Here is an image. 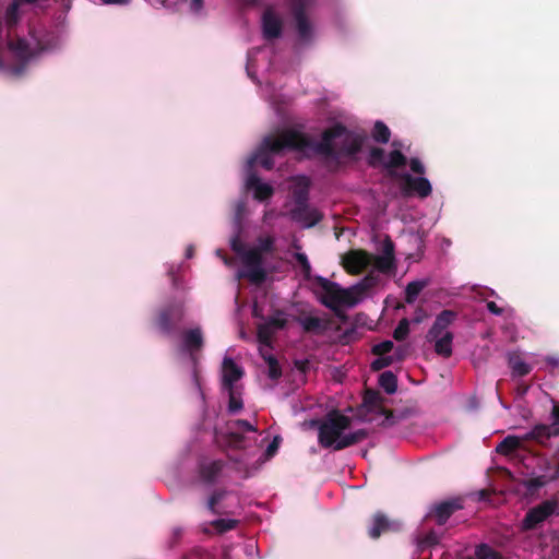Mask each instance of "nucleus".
I'll use <instances>...</instances> for the list:
<instances>
[{
  "instance_id": "obj_1",
  "label": "nucleus",
  "mask_w": 559,
  "mask_h": 559,
  "mask_svg": "<svg viewBox=\"0 0 559 559\" xmlns=\"http://www.w3.org/2000/svg\"><path fill=\"white\" fill-rule=\"evenodd\" d=\"M362 138L346 130L341 124H335L325 130L320 142H311L297 130L288 129L276 136H265L254 154L248 159L247 167L251 169L259 163L263 168L271 169L274 157L284 151H297L304 156L312 154L322 155H353L361 146Z\"/></svg>"
},
{
  "instance_id": "obj_2",
  "label": "nucleus",
  "mask_w": 559,
  "mask_h": 559,
  "mask_svg": "<svg viewBox=\"0 0 559 559\" xmlns=\"http://www.w3.org/2000/svg\"><path fill=\"white\" fill-rule=\"evenodd\" d=\"M366 436L367 433L362 429H352L348 417L333 413L319 425L318 440L323 448L342 450L358 443Z\"/></svg>"
},
{
  "instance_id": "obj_3",
  "label": "nucleus",
  "mask_w": 559,
  "mask_h": 559,
  "mask_svg": "<svg viewBox=\"0 0 559 559\" xmlns=\"http://www.w3.org/2000/svg\"><path fill=\"white\" fill-rule=\"evenodd\" d=\"M342 264L350 274H359L368 267L386 273L394 266V246L392 241L385 240L379 255H372L359 249L349 250L343 255Z\"/></svg>"
},
{
  "instance_id": "obj_4",
  "label": "nucleus",
  "mask_w": 559,
  "mask_h": 559,
  "mask_svg": "<svg viewBox=\"0 0 559 559\" xmlns=\"http://www.w3.org/2000/svg\"><path fill=\"white\" fill-rule=\"evenodd\" d=\"M374 284L376 278L370 275L348 288H342L335 283H326L321 301L335 311L343 308H352L366 299L368 292Z\"/></svg>"
},
{
  "instance_id": "obj_5",
  "label": "nucleus",
  "mask_w": 559,
  "mask_h": 559,
  "mask_svg": "<svg viewBox=\"0 0 559 559\" xmlns=\"http://www.w3.org/2000/svg\"><path fill=\"white\" fill-rule=\"evenodd\" d=\"M292 186L289 189L293 191L296 206L292 210V218L299 223L304 228L314 226L320 219L321 214L317 209L310 207L307 204L309 178L306 176H295L290 179Z\"/></svg>"
},
{
  "instance_id": "obj_6",
  "label": "nucleus",
  "mask_w": 559,
  "mask_h": 559,
  "mask_svg": "<svg viewBox=\"0 0 559 559\" xmlns=\"http://www.w3.org/2000/svg\"><path fill=\"white\" fill-rule=\"evenodd\" d=\"M455 319L456 313L454 311L443 310L437 316L426 335L427 342L433 344L436 354L444 358H449L453 352L454 335L449 328Z\"/></svg>"
},
{
  "instance_id": "obj_7",
  "label": "nucleus",
  "mask_w": 559,
  "mask_h": 559,
  "mask_svg": "<svg viewBox=\"0 0 559 559\" xmlns=\"http://www.w3.org/2000/svg\"><path fill=\"white\" fill-rule=\"evenodd\" d=\"M272 237H263L258 240V247L245 250L240 253L243 269L239 271L237 278L247 277L254 284L262 283L266 277L265 269L262 264V252H270L273 248Z\"/></svg>"
},
{
  "instance_id": "obj_8",
  "label": "nucleus",
  "mask_w": 559,
  "mask_h": 559,
  "mask_svg": "<svg viewBox=\"0 0 559 559\" xmlns=\"http://www.w3.org/2000/svg\"><path fill=\"white\" fill-rule=\"evenodd\" d=\"M9 48L13 56L23 64L34 60L45 50L33 35L29 38L19 39L16 44L10 41Z\"/></svg>"
},
{
  "instance_id": "obj_9",
  "label": "nucleus",
  "mask_w": 559,
  "mask_h": 559,
  "mask_svg": "<svg viewBox=\"0 0 559 559\" xmlns=\"http://www.w3.org/2000/svg\"><path fill=\"white\" fill-rule=\"evenodd\" d=\"M556 509V501L547 500L542 502L540 504L534 507L526 513L522 522V527L524 530H533L537 527L539 524L545 522L550 515H552Z\"/></svg>"
},
{
  "instance_id": "obj_10",
  "label": "nucleus",
  "mask_w": 559,
  "mask_h": 559,
  "mask_svg": "<svg viewBox=\"0 0 559 559\" xmlns=\"http://www.w3.org/2000/svg\"><path fill=\"white\" fill-rule=\"evenodd\" d=\"M243 376L242 368L231 358H224L222 365V381L225 390L235 388V383Z\"/></svg>"
},
{
  "instance_id": "obj_11",
  "label": "nucleus",
  "mask_w": 559,
  "mask_h": 559,
  "mask_svg": "<svg viewBox=\"0 0 559 559\" xmlns=\"http://www.w3.org/2000/svg\"><path fill=\"white\" fill-rule=\"evenodd\" d=\"M228 433H229V441L228 443L233 447L240 448L242 447V437L240 436L241 432H257V428L251 425L247 420H234L228 423Z\"/></svg>"
},
{
  "instance_id": "obj_12",
  "label": "nucleus",
  "mask_w": 559,
  "mask_h": 559,
  "mask_svg": "<svg viewBox=\"0 0 559 559\" xmlns=\"http://www.w3.org/2000/svg\"><path fill=\"white\" fill-rule=\"evenodd\" d=\"M402 179L405 183L404 190L406 193L415 192L421 198H426L431 193V185L425 177L414 178L408 174H404Z\"/></svg>"
},
{
  "instance_id": "obj_13",
  "label": "nucleus",
  "mask_w": 559,
  "mask_h": 559,
  "mask_svg": "<svg viewBox=\"0 0 559 559\" xmlns=\"http://www.w3.org/2000/svg\"><path fill=\"white\" fill-rule=\"evenodd\" d=\"M370 160L371 163L382 162L388 169L404 166L406 163L405 156L397 148L392 151L386 158H384L382 150H373L370 153Z\"/></svg>"
},
{
  "instance_id": "obj_14",
  "label": "nucleus",
  "mask_w": 559,
  "mask_h": 559,
  "mask_svg": "<svg viewBox=\"0 0 559 559\" xmlns=\"http://www.w3.org/2000/svg\"><path fill=\"white\" fill-rule=\"evenodd\" d=\"M245 186L253 192L254 199L259 201L269 199L274 191L270 183L261 181L255 175H249Z\"/></svg>"
},
{
  "instance_id": "obj_15",
  "label": "nucleus",
  "mask_w": 559,
  "mask_h": 559,
  "mask_svg": "<svg viewBox=\"0 0 559 559\" xmlns=\"http://www.w3.org/2000/svg\"><path fill=\"white\" fill-rule=\"evenodd\" d=\"M285 324H286L285 314L283 312L275 313L274 316L269 318V320L264 324L259 326V331H258L259 340L262 343L266 344L269 342L271 333L274 330L283 328Z\"/></svg>"
},
{
  "instance_id": "obj_16",
  "label": "nucleus",
  "mask_w": 559,
  "mask_h": 559,
  "mask_svg": "<svg viewBox=\"0 0 559 559\" xmlns=\"http://www.w3.org/2000/svg\"><path fill=\"white\" fill-rule=\"evenodd\" d=\"M263 35L266 38L280 36L282 24L277 16L271 10H267L262 17Z\"/></svg>"
},
{
  "instance_id": "obj_17",
  "label": "nucleus",
  "mask_w": 559,
  "mask_h": 559,
  "mask_svg": "<svg viewBox=\"0 0 559 559\" xmlns=\"http://www.w3.org/2000/svg\"><path fill=\"white\" fill-rule=\"evenodd\" d=\"M203 345L202 332L200 329H192L182 336L181 352L192 354L194 350L201 349Z\"/></svg>"
},
{
  "instance_id": "obj_18",
  "label": "nucleus",
  "mask_w": 559,
  "mask_h": 559,
  "mask_svg": "<svg viewBox=\"0 0 559 559\" xmlns=\"http://www.w3.org/2000/svg\"><path fill=\"white\" fill-rule=\"evenodd\" d=\"M396 527V523L390 522L383 514L377 513L369 528V535L372 538H378L382 532Z\"/></svg>"
},
{
  "instance_id": "obj_19",
  "label": "nucleus",
  "mask_w": 559,
  "mask_h": 559,
  "mask_svg": "<svg viewBox=\"0 0 559 559\" xmlns=\"http://www.w3.org/2000/svg\"><path fill=\"white\" fill-rule=\"evenodd\" d=\"M508 360L513 376H525L530 373L532 369L531 366L521 357V355L518 352L509 353Z\"/></svg>"
},
{
  "instance_id": "obj_20",
  "label": "nucleus",
  "mask_w": 559,
  "mask_h": 559,
  "mask_svg": "<svg viewBox=\"0 0 559 559\" xmlns=\"http://www.w3.org/2000/svg\"><path fill=\"white\" fill-rule=\"evenodd\" d=\"M460 508V504L451 501L443 502L433 508V514L438 524L442 525L447 522V520L451 516V514Z\"/></svg>"
},
{
  "instance_id": "obj_21",
  "label": "nucleus",
  "mask_w": 559,
  "mask_h": 559,
  "mask_svg": "<svg viewBox=\"0 0 559 559\" xmlns=\"http://www.w3.org/2000/svg\"><path fill=\"white\" fill-rule=\"evenodd\" d=\"M559 436V429H552L548 425H536L526 436V438L535 439L543 442L550 437Z\"/></svg>"
},
{
  "instance_id": "obj_22",
  "label": "nucleus",
  "mask_w": 559,
  "mask_h": 559,
  "mask_svg": "<svg viewBox=\"0 0 559 559\" xmlns=\"http://www.w3.org/2000/svg\"><path fill=\"white\" fill-rule=\"evenodd\" d=\"M428 283L429 282L426 278L408 283L405 288V301L407 304H414Z\"/></svg>"
},
{
  "instance_id": "obj_23",
  "label": "nucleus",
  "mask_w": 559,
  "mask_h": 559,
  "mask_svg": "<svg viewBox=\"0 0 559 559\" xmlns=\"http://www.w3.org/2000/svg\"><path fill=\"white\" fill-rule=\"evenodd\" d=\"M522 440L518 436H508L497 445L496 450L498 453L509 455L521 445Z\"/></svg>"
},
{
  "instance_id": "obj_24",
  "label": "nucleus",
  "mask_w": 559,
  "mask_h": 559,
  "mask_svg": "<svg viewBox=\"0 0 559 559\" xmlns=\"http://www.w3.org/2000/svg\"><path fill=\"white\" fill-rule=\"evenodd\" d=\"M379 384L388 394H393L397 389V379L393 372L384 371L379 377Z\"/></svg>"
},
{
  "instance_id": "obj_25",
  "label": "nucleus",
  "mask_w": 559,
  "mask_h": 559,
  "mask_svg": "<svg viewBox=\"0 0 559 559\" xmlns=\"http://www.w3.org/2000/svg\"><path fill=\"white\" fill-rule=\"evenodd\" d=\"M222 468L223 464L221 462H212L207 466H204L201 473L202 480L206 484L215 481Z\"/></svg>"
},
{
  "instance_id": "obj_26",
  "label": "nucleus",
  "mask_w": 559,
  "mask_h": 559,
  "mask_svg": "<svg viewBox=\"0 0 559 559\" xmlns=\"http://www.w3.org/2000/svg\"><path fill=\"white\" fill-rule=\"evenodd\" d=\"M37 0H15L12 2V4L8 8L5 12V22L8 26H11L14 24L17 20L19 15V9L21 3H34Z\"/></svg>"
},
{
  "instance_id": "obj_27",
  "label": "nucleus",
  "mask_w": 559,
  "mask_h": 559,
  "mask_svg": "<svg viewBox=\"0 0 559 559\" xmlns=\"http://www.w3.org/2000/svg\"><path fill=\"white\" fill-rule=\"evenodd\" d=\"M378 357L371 362V368L373 370H381L390 365H392L396 360L402 359V354L399 355H377Z\"/></svg>"
},
{
  "instance_id": "obj_28",
  "label": "nucleus",
  "mask_w": 559,
  "mask_h": 559,
  "mask_svg": "<svg viewBox=\"0 0 559 559\" xmlns=\"http://www.w3.org/2000/svg\"><path fill=\"white\" fill-rule=\"evenodd\" d=\"M373 139L381 143H388L391 132L389 128L381 121H377L372 132Z\"/></svg>"
},
{
  "instance_id": "obj_29",
  "label": "nucleus",
  "mask_w": 559,
  "mask_h": 559,
  "mask_svg": "<svg viewBox=\"0 0 559 559\" xmlns=\"http://www.w3.org/2000/svg\"><path fill=\"white\" fill-rule=\"evenodd\" d=\"M296 21H297L299 36L301 38L306 39L309 35L310 27H309V24L305 17V15L299 10H296Z\"/></svg>"
},
{
  "instance_id": "obj_30",
  "label": "nucleus",
  "mask_w": 559,
  "mask_h": 559,
  "mask_svg": "<svg viewBox=\"0 0 559 559\" xmlns=\"http://www.w3.org/2000/svg\"><path fill=\"white\" fill-rule=\"evenodd\" d=\"M229 394V404L228 409L230 413H237L242 408V401L240 396L235 392V388L231 390H227Z\"/></svg>"
},
{
  "instance_id": "obj_31",
  "label": "nucleus",
  "mask_w": 559,
  "mask_h": 559,
  "mask_svg": "<svg viewBox=\"0 0 559 559\" xmlns=\"http://www.w3.org/2000/svg\"><path fill=\"white\" fill-rule=\"evenodd\" d=\"M238 521L233 519H219L213 522V525L219 532H226L236 527Z\"/></svg>"
},
{
  "instance_id": "obj_32",
  "label": "nucleus",
  "mask_w": 559,
  "mask_h": 559,
  "mask_svg": "<svg viewBox=\"0 0 559 559\" xmlns=\"http://www.w3.org/2000/svg\"><path fill=\"white\" fill-rule=\"evenodd\" d=\"M393 348V342L384 341L379 344H376L372 347V352L374 355H388Z\"/></svg>"
},
{
  "instance_id": "obj_33",
  "label": "nucleus",
  "mask_w": 559,
  "mask_h": 559,
  "mask_svg": "<svg viewBox=\"0 0 559 559\" xmlns=\"http://www.w3.org/2000/svg\"><path fill=\"white\" fill-rule=\"evenodd\" d=\"M408 334V320L403 319L394 330L395 340H403Z\"/></svg>"
},
{
  "instance_id": "obj_34",
  "label": "nucleus",
  "mask_w": 559,
  "mask_h": 559,
  "mask_svg": "<svg viewBox=\"0 0 559 559\" xmlns=\"http://www.w3.org/2000/svg\"><path fill=\"white\" fill-rule=\"evenodd\" d=\"M266 360L269 362V377L271 379L278 378L281 374V370H280L276 359L273 358L272 356H270L266 358Z\"/></svg>"
},
{
  "instance_id": "obj_35",
  "label": "nucleus",
  "mask_w": 559,
  "mask_h": 559,
  "mask_svg": "<svg viewBox=\"0 0 559 559\" xmlns=\"http://www.w3.org/2000/svg\"><path fill=\"white\" fill-rule=\"evenodd\" d=\"M302 328L307 331L319 329L321 325V322L318 318L309 317L305 318L300 321Z\"/></svg>"
},
{
  "instance_id": "obj_36",
  "label": "nucleus",
  "mask_w": 559,
  "mask_h": 559,
  "mask_svg": "<svg viewBox=\"0 0 559 559\" xmlns=\"http://www.w3.org/2000/svg\"><path fill=\"white\" fill-rule=\"evenodd\" d=\"M295 258L298 261V263L301 265V267L305 271V273L309 274V272L311 270V266H310V263H309V260H308L307 255L305 253L297 252L295 254Z\"/></svg>"
},
{
  "instance_id": "obj_37",
  "label": "nucleus",
  "mask_w": 559,
  "mask_h": 559,
  "mask_svg": "<svg viewBox=\"0 0 559 559\" xmlns=\"http://www.w3.org/2000/svg\"><path fill=\"white\" fill-rule=\"evenodd\" d=\"M552 429H559V404L554 403L551 411V425Z\"/></svg>"
},
{
  "instance_id": "obj_38",
  "label": "nucleus",
  "mask_w": 559,
  "mask_h": 559,
  "mask_svg": "<svg viewBox=\"0 0 559 559\" xmlns=\"http://www.w3.org/2000/svg\"><path fill=\"white\" fill-rule=\"evenodd\" d=\"M280 442H281V439L278 437H275L272 440V442L267 445V448H266V455H267V457H271V456H273L276 453V451H277V449L280 447Z\"/></svg>"
},
{
  "instance_id": "obj_39",
  "label": "nucleus",
  "mask_w": 559,
  "mask_h": 559,
  "mask_svg": "<svg viewBox=\"0 0 559 559\" xmlns=\"http://www.w3.org/2000/svg\"><path fill=\"white\" fill-rule=\"evenodd\" d=\"M411 169L416 173V174H424L425 173V166L424 164L417 159V158H413L411 160Z\"/></svg>"
},
{
  "instance_id": "obj_40",
  "label": "nucleus",
  "mask_w": 559,
  "mask_h": 559,
  "mask_svg": "<svg viewBox=\"0 0 559 559\" xmlns=\"http://www.w3.org/2000/svg\"><path fill=\"white\" fill-rule=\"evenodd\" d=\"M439 542V537L435 533H430L419 545L420 547L436 545Z\"/></svg>"
},
{
  "instance_id": "obj_41",
  "label": "nucleus",
  "mask_w": 559,
  "mask_h": 559,
  "mask_svg": "<svg viewBox=\"0 0 559 559\" xmlns=\"http://www.w3.org/2000/svg\"><path fill=\"white\" fill-rule=\"evenodd\" d=\"M487 309L496 316H500L503 312V310L499 308L495 301L487 302Z\"/></svg>"
},
{
  "instance_id": "obj_42",
  "label": "nucleus",
  "mask_w": 559,
  "mask_h": 559,
  "mask_svg": "<svg viewBox=\"0 0 559 559\" xmlns=\"http://www.w3.org/2000/svg\"><path fill=\"white\" fill-rule=\"evenodd\" d=\"M102 4L126 5L130 0H99Z\"/></svg>"
},
{
  "instance_id": "obj_43",
  "label": "nucleus",
  "mask_w": 559,
  "mask_h": 559,
  "mask_svg": "<svg viewBox=\"0 0 559 559\" xmlns=\"http://www.w3.org/2000/svg\"><path fill=\"white\" fill-rule=\"evenodd\" d=\"M203 1L202 0H191L190 9L192 12L198 13L202 9Z\"/></svg>"
},
{
  "instance_id": "obj_44",
  "label": "nucleus",
  "mask_w": 559,
  "mask_h": 559,
  "mask_svg": "<svg viewBox=\"0 0 559 559\" xmlns=\"http://www.w3.org/2000/svg\"><path fill=\"white\" fill-rule=\"evenodd\" d=\"M427 317V314L425 313V311L420 308L418 310H416L415 312V317L413 319V321L415 323H420L425 318Z\"/></svg>"
},
{
  "instance_id": "obj_45",
  "label": "nucleus",
  "mask_w": 559,
  "mask_h": 559,
  "mask_svg": "<svg viewBox=\"0 0 559 559\" xmlns=\"http://www.w3.org/2000/svg\"><path fill=\"white\" fill-rule=\"evenodd\" d=\"M160 326L167 329L169 325V318L167 313H162L159 318Z\"/></svg>"
},
{
  "instance_id": "obj_46",
  "label": "nucleus",
  "mask_w": 559,
  "mask_h": 559,
  "mask_svg": "<svg viewBox=\"0 0 559 559\" xmlns=\"http://www.w3.org/2000/svg\"><path fill=\"white\" fill-rule=\"evenodd\" d=\"M546 361L552 367L558 368L559 367V357L549 356L546 357Z\"/></svg>"
},
{
  "instance_id": "obj_47",
  "label": "nucleus",
  "mask_w": 559,
  "mask_h": 559,
  "mask_svg": "<svg viewBox=\"0 0 559 559\" xmlns=\"http://www.w3.org/2000/svg\"><path fill=\"white\" fill-rule=\"evenodd\" d=\"M243 210H245V204L243 203H239L238 206H237V213H236V216H237L238 221H240Z\"/></svg>"
},
{
  "instance_id": "obj_48",
  "label": "nucleus",
  "mask_w": 559,
  "mask_h": 559,
  "mask_svg": "<svg viewBox=\"0 0 559 559\" xmlns=\"http://www.w3.org/2000/svg\"><path fill=\"white\" fill-rule=\"evenodd\" d=\"M217 500H218L217 497H215V496L211 497L209 500V508L214 510V507H215V503L217 502Z\"/></svg>"
},
{
  "instance_id": "obj_49",
  "label": "nucleus",
  "mask_w": 559,
  "mask_h": 559,
  "mask_svg": "<svg viewBox=\"0 0 559 559\" xmlns=\"http://www.w3.org/2000/svg\"><path fill=\"white\" fill-rule=\"evenodd\" d=\"M192 255H193V247H192V246H189V247L187 248V250H186V257H187L188 259H190V258H192Z\"/></svg>"
},
{
  "instance_id": "obj_50",
  "label": "nucleus",
  "mask_w": 559,
  "mask_h": 559,
  "mask_svg": "<svg viewBox=\"0 0 559 559\" xmlns=\"http://www.w3.org/2000/svg\"><path fill=\"white\" fill-rule=\"evenodd\" d=\"M295 4H301V5H305L308 0H293Z\"/></svg>"
},
{
  "instance_id": "obj_51",
  "label": "nucleus",
  "mask_w": 559,
  "mask_h": 559,
  "mask_svg": "<svg viewBox=\"0 0 559 559\" xmlns=\"http://www.w3.org/2000/svg\"><path fill=\"white\" fill-rule=\"evenodd\" d=\"M193 379H194V382H195V385L198 389H200V383H199V379H198V376H197V372L194 371L193 373Z\"/></svg>"
},
{
  "instance_id": "obj_52",
  "label": "nucleus",
  "mask_w": 559,
  "mask_h": 559,
  "mask_svg": "<svg viewBox=\"0 0 559 559\" xmlns=\"http://www.w3.org/2000/svg\"><path fill=\"white\" fill-rule=\"evenodd\" d=\"M253 313H254V316H255V317H259V316H260V313H259V308H258V306H257V305H254V307H253Z\"/></svg>"
},
{
  "instance_id": "obj_53",
  "label": "nucleus",
  "mask_w": 559,
  "mask_h": 559,
  "mask_svg": "<svg viewBox=\"0 0 559 559\" xmlns=\"http://www.w3.org/2000/svg\"><path fill=\"white\" fill-rule=\"evenodd\" d=\"M231 247H233V249H234L236 252H239V248L237 247V245H236V241H235V240H233V242H231Z\"/></svg>"
}]
</instances>
